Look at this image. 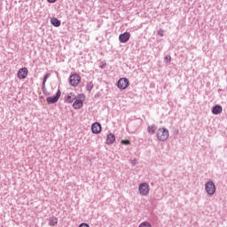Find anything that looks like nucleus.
Returning a JSON list of instances; mask_svg holds the SVG:
<instances>
[{
  "label": "nucleus",
  "mask_w": 227,
  "mask_h": 227,
  "mask_svg": "<svg viewBox=\"0 0 227 227\" xmlns=\"http://www.w3.org/2000/svg\"><path fill=\"white\" fill-rule=\"evenodd\" d=\"M168 137H169V130L166 128H160L157 131V139L160 141H168Z\"/></svg>",
  "instance_id": "nucleus-1"
},
{
  "label": "nucleus",
  "mask_w": 227,
  "mask_h": 227,
  "mask_svg": "<svg viewBox=\"0 0 227 227\" xmlns=\"http://www.w3.org/2000/svg\"><path fill=\"white\" fill-rule=\"evenodd\" d=\"M139 227H152V225L148 222H143L140 223Z\"/></svg>",
  "instance_id": "nucleus-19"
},
{
  "label": "nucleus",
  "mask_w": 227,
  "mask_h": 227,
  "mask_svg": "<svg viewBox=\"0 0 227 227\" xmlns=\"http://www.w3.org/2000/svg\"><path fill=\"white\" fill-rule=\"evenodd\" d=\"M82 107V99H74V102L73 103V108L74 109H81Z\"/></svg>",
  "instance_id": "nucleus-13"
},
{
  "label": "nucleus",
  "mask_w": 227,
  "mask_h": 227,
  "mask_svg": "<svg viewBox=\"0 0 227 227\" xmlns=\"http://www.w3.org/2000/svg\"><path fill=\"white\" fill-rule=\"evenodd\" d=\"M121 145H130L129 140H121Z\"/></svg>",
  "instance_id": "nucleus-22"
},
{
  "label": "nucleus",
  "mask_w": 227,
  "mask_h": 227,
  "mask_svg": "<svg viewBox=\"0 0 227 227\" xmlns=\"http://www.w3.org/2000/svg\"><path fill=\"white\" fill-rule=\"evenodd\" d=\"M79 227H90V225L88 224V223H81L80 225H79Z\"/></svg>",
  "instance_id": "nucleus-23"
},
{
  "label": "nucleus",
  "mask_w": 227,
  "mask_h": 227,
  "mask_svg": "<svg viewBox=\"0 0 227 227\" xmlns=\"http://www.w3.org/2000/svg\"><path fill=\"white\" fill-rule=\"evenodd\" d=\"M49 77H51V73H48L44 75L42 84H45V82H47V80L49 79Z\"/></svg>",
  "instance_id": "nucleus-18"
},
{
  "label": "nucleus",
  "mask_w": 227,
  "mask_h": 227,
  "mask_svg": "<svg viewBox=\"0 0 227 227\" xmlns=\"http://www.w3.org/2000/svg\"><path fill=\"white\" fill-rule=\"evenodd\" d=\"M79 82H81V75L78 74H74L69 76V84H71V86H79Z\"/></svg>",
  "instance_id": "nucleus-3"
},
{
  "label": "nucleus",
  "mask_w": 227,
  "mask_h": 227,
  "mask_svg": "<svg viewBox=\"0 0 227 227\" xmlns=\"http://www.w3.org/2000/svg\"><path fill=\"white\" fill-rule=\"evenodd\" d=\"M51 24H52L54 27H59V26H61V21L58 20V18H51Z\"/></svg>",
  "instance_id": "nucleus-14"
},
{
  "label": "nucleus",
  "mask_w": 227,
  "mask_h": 227,
  "mask_svg": "<svg viewBox=\"0 0 227 227\" xmlns=\"http://www.w3.org/2000/svg\"><path fill=\"white\" fill-rule=\"evenodd\" d=\"M221 113H223V106H221L220 105H215V106H213L212 108L213 114H221Z\"/></svg>",
  "instance_id": "nucleus-11"
},
{
  "label": "nucleus",
  "mask_w": 227,
  "mask_h": 227,
  "mask_svg": "<svg viewBox=\"0 0 227 227\" xmlns=\"http://www.w3.org/2000/svg\"><path fill=\"white\" fill-rule=\"evenodd\" d=\"M42 91L44 95H50L49 93H47V88H45V84L42 83Z\"/></svg>",
  "instance_id": "nucleus-20"
},
{
  "label": "nucleus",
  "mask_w": 227,
  "mask_h": 227,
  "mask_svg": "<svg viewBox=\"0 0 227 227\" xmlns=\"http://www.w3.org/2000/svg\"><path fill=\"white\" fill-rule=\"evenodd\" d=\"M129 40H130V33L129 32H124L119 35V41L121 43H127Z\"/></svg>",
  "instance_id": "nucleus-7"
},
{
  "label": "nucleus",
  "mask_w": 227,
  "mask_h": 227,
  "mask_svg": "<svg viewBox=\"0 0 227 227\" xmlns=\"http://www.w3.org/2000/svg\"><path fill=\"white\" fill-rule=\"evenodd\" d=\"M165 63H171V56H167L164 58Z\"/></svg>",
  "instance_id": "nucleus-21"
},
{
  "label": "nucleus",
  "mask_w": 227,
  "mask_h": 227,
  "mask_svg": "<svg viewBox=\"0 0 227 227\" xmlns=\"http://www.w3.org/2000/svg\"><path fill=\"white\" fill-rule=\"evenodd\" d=\"M92 134H100L102 131V125L100 122H94L91 126Z\"/></svg>",
  "instance_id": "nucleus-8"
},
{
  "label": "nucleus",
  "mask_w": 227,
  "mask_h": 227,
  "mask_svg": "<svg viewBox=\"0 0 227 227\" xmlns=\"http://www.w3.org/2000/svg\"><path fill=\"white\" fill-rule=\"evenodd\" d=\"M155 130H157V127L155 125L148 126L147 132L149 134H155Z\"/></svg>",
  "instance_id": "nucleus-15"
},
{
  "label": "nucleus",
  "mask_w": 227,
  "mask_h": 227,
  "mask_svg": "<svg viewBox=\"0 0 227 227\" xmlns=\"http://www.w3.org/2000/svg\"><path fill=\"white\" fill-rule=\"evenodd\" d=\"M114 141H116V137L114 136V134L110 133L106 136V144L113 145Z\"/></svg>",
  "instance_id": "nucleus-12"
},
{
  "label": "nucleus",
  "mask_w": 227,
  "mask_h": 227,
  "mask_svg": "<svg viewBox=\"0 0 227 227\" xmlns=\"http://www.w3.org/2000/svg\"><path fill=\"white\" fill-rule=\"evenodd\" d=\"M205 190L208 196H214L215 194V184H214V181H208L205 184Z\"/></svg>",
  "instance_id": "nucleus-2"
},
{
  "label": "nucleus",
  "mask_w": 227,
  "mask_h": 227,
  "mask_svg": "<svg viewBox=\"0 0 227 227\" xmlns=\"http://www.w3.org/2000/svg\"><path fill=\"white\" fill-rule=\"evenodd\" d=\"M130 84V82L127 78H121L117 82V88L119 90H127Z\"/></svg>",
  "instance_id": "nucleus-5"
},
{
  "label": "nucleus",
  "mask_w": 227,
  "mask_h": 227,
  "mask_svg": "<svg viewBox=\"0 0 227 227\" xmlns=\"http://www.w3.org/2000/svg\"><path fill=\"white\" fill-rule=\"evenodd\" d=\"M93 87H94L93 82H89L86 85L87 91H91V90H93Z\"/></svg>",
  "instance_id": "nucleus-17"
},
{
  "label": "nucleus",
  "mask_w": 227,
  "mask_h": 227,
  "mask_svg": "<svg viewBox=\"0 0 227 227\" xmlns=\"http://www.w3.org/2000/svg\"><path fill=\"white\" fill-rule=\"evenodd\" d=\"M158 35H160V36H164V34L162 32H158Z\"/></svg>",
  "instance_id": "nucleus-25"
},
{
  "label": "nucleus",
  "mask_w": 227,
  "mask_h": 227,
  "mask_svg": "<svg viewBox=\"0 0 227 227\" xmlns=\"http://www.w3.org/2000/svg\"><path fill=\"white\" fill-rule=\"evenodd\" d=\"M59 97H61V90H58L57 93L55 96L53 97H48L46 98V102L48 104H56V102H58L59 100Z\"/></svg>",
  "instance_id": "nucleus-6"
},
{
  "label": "nucleus",
  "mask_w": 227,
  "mask_h": 227,
  "mask_svg": "<svg viewBox=\"0 0 227 227\" xmlns=\"http://www.w3.org/2000/svg\"><path fill=\"white\" fill-rule=\"evenodd\" d=\"M50 226H56L58 224V219L56 217H51L49 220Z\"/></svg>",
  "instance_id": "nucleus-16"
},
{
  "label": "nucleus",
  "mask_w": 227,
  "mask_h": 227,
  "mask_svg": "<svg viewBox=\"0 0 227 227\" xmlns=\"http://www.w3.org/2000/svg\"><path fill=\"white\" fill-rule=\"evenodd\" d=\"M138 192L141 194V196H148L150 192V186L146 183H142L138 186Z\"/></svg>",
  "instance_id": "nucleus-4"
},
{
  "label": "nucleus",
  "mask_w": 227,
  "mask_h": 227,
  "mask_svg": "<svg viewBox=\"0 0 227 227\" xmlns=\"http://www.w3.org/2000/svg\"><path fill=\"white\" fill-rule=\"evenodd\" d=\"M76 98L77 97H75V94H74V92H71L66 97L65 102H67V104H72V102H74V100H75Z\"/></svg>",
  "instance_id": "nucleus-10"
},
{
  "label": "nucleus",
  "mask_w": 227,
  "mask_h": 227,
  "mask_svg": "<svg viewBox=\"0 0 227 227\" xmlns=\"http://www.w3.org/2000/svg\"><path fill=\"white\" fill-rule=\"evenodd\" d=\"M27 74H29V71H27L26 67L20 68L17 73L18 79H26V77H27Z\"/></svg>",
  "instance_id": "nucleus-9"
},
{
  "label": "nucleus",
  "mask_w": 227,
  "mask_h": 227,
  "mask_svg": "<svg viewBox=\"0 0 227 227\" xmlns=\"http://www.w3.org/2000/svg\"><path fill=\"white\" fill-rule=\"evenodd\" d=\"M48 3H56L57 0H47Z\"/></svg>",
  "instance_id": "nucleus-24"
}]
</instances>
